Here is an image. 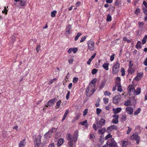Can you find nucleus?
<instances>
[{
    "label": "nucleus",
    "instance_id": "obj_1",
    "mask_svg": "<svg viewBox=\"0 0 147 147\" xmlns=\"http://www.w3.org/2000/svg\"><path fill=\"white\" fill-rule=\"evenodd\" d=\"M106 121L103 119H101L98 122H96V124H94L93 125V128L94 130L96 131L98 128H101L102 126L104 125L105 124Z\"/></svg>",
    "mask_w": 147,
    "mask_h": 147
},
{
    "label": "nucleus",
    "instance_id": "obj_2",
    "mask_svg": "<svg viewBox=\"0 0 147 147\" xmlns=\"http://www.w3.org/2000/svg\"><path fill=\"white\" fill-rule=\"evenodd\" d=\"M120 64L118 61H117L113 64L112 69V73L113 74H117L119 71Z\"/></svg>",
    "mask_w": 147,
    "mask_h": 147
},
{
    "label": "nucleus",
    "instance_id": "obj_3",
    "mask_svg": "<svg viewBox=\"0 0 147 147\" xmlns=\"http://www.w3.org/2000/svg\"><path fill=\"white\" fill-rule=\"evenodd\" d=\"M41 136L40 135L38 136L35 138L34 143L35 147H42L41 145Z\"/></svg>",
    "mask_w": 147,
    "mask_h": 147
},
{
    "label": "nucleus",
    "instance_id": "obj_4",
    "mask_svg": "<svg viewBox=\"0 0 147 147\" xmlns=\"http://www.w3.org/2000/svg\"><path fill=\"white\" fill-rule=\"evenodd\" d=\"M128 92H141V88H138L136 90H135L134 86L132 85H129L128 86Z\"/></svg>",
    "mask_w": 147,
    "mask_h": 147
},
{
    "label": "nucleus",
    "instance_id": "obj_5",
    "mask_svg": "<svg viewBox=\"0 0 147 147\" xmlns=\"http://www.w3.org/2000/svg\"><path fill=\"white\" fill-rule=\"evenodd\" d=\"M109 146V147H118L117 143L113 138H111L108 140Z\"/></svg>",
    "mask_w": 147,
    "mask_h": 147
},
{
    "label": "nucleus",
    "instance_id": "obj_6",
    "mask_svg": "<svg viewBox=\"0 0 147 147\" xmlns=\"http://www.w3.org/2000/svg\"><path fill=\"white\" fill-rule=\"evenodd\" d=\"M130 139L131 140H135L136 141L137 144H138L140 140V138L137 133L136 132L132 134L131 137Z\"/></svg>",
    "mask_w": 147,
    "mask_h": 147
},
{
    "label": "nucleus",
    "instance_id": "obj_7",
    "mask_svg": "<svg viewBox=\"0 0 147 147\" xmlns=\"http://www.w3.org/2000/svg\"><path fill=\"white\" fill-rule=\"evenodd\" d=\"M87 44L90 51H93L94 49V43L93 41L90 40L88 41Z\"/></svg>",
    "mask_w": 147,
    "mask_h": 147
},
{
    "label": "nucleus",
    "instance_id": "obj_8",
    "mask_svg": "<svg viewBox=\"0 0 147 147\" xmlns=\"http://www.w3.org/2000/svg\"><path fill=\"white\" fill-rule=\"evenodd\" d=\"M117 127L115 125H113L108 127L106 131L107 133H109L114 129L117 130Z\"/></svg>",
    "mask_w": 147,
    "mask_h": 147
},
{
    "label": "nucleus",
    "instance_id": "obj_9",
    "mask_svg": "<svg viewBox=\"0 0 147 147\" xmlns=\"http://www.w3.org/2000/svg\"><path fill=\"white\" fill-rule=\"evenodd\" d=\"M144 24V23L142 22H138V28L139 30L137 32L138 33H140V32L142 31L143 30Z\"/></svg>",
    "mask_w": 147,
    "mask_h": 147
},
{
    "label": "nucleus",
    "instance_id": "obj_10",
    "mask_svg": "<svg viewBox=\"0 0 147 147\" xmlns=\"http://www.w3.org/2000/svg\"><path fill=\"white\" fill-rule=\"evenodd\" d=\"M120 96L119 95H117L113 98V103L115 104L118 103L120 100Z\"/></svg>",
    "mask_w": 147,
    "mask_h": 147
},
{
    "label": "nucleus",
    "instance_id": "obj_11",
    "mask_svg": "<svg viewBox=\"0 0 147 147\" xmlns=\"http://www.w3.org/2000/svg\"><path fill=\"white\" fill-rule=\"evenodd\" d=\"M90 91L91 92H95V86L92 85L90 86V84L88 85L86 90V92H88Z\"/></svg>",
    "mask_w": 147,
    "mask_h": 147
},
{
    "label": "nucleus",
    "instance_id": "obj_12",
    "mask_svg": "<svg viewBox=\"0 0 147 147\" xmlns=\"http://www.w3.org/2000/svg\"><path fill=\"white\" fill-rule=\"evenodd\" d=\"M57 99L55 98H54L50 100L48 102V105L50 106H53L54 103L57 101Z\"/></svg>",
    "mask_w": 147,
    "mask_h": 147
},
{
    "label": "nucleus",
    "instance_id": "obj_13",
    "mask_svg": "<svg viewBox=\"0 0 147 147\" xmlns=\"http://www.w3.org/2000/svg\"><path fill=\"white\" fill-rule=\"evenodd\" d=\"M71 25L69 24L66 27V31L65 32L66 35L69 34L71 32Z\"/></svg>",
    "mask_w": 147,
    "mask_h": 147
},
{
    "label": "nucleus",
    "instance_id": "obj_14",
    "mask_svg": "<svg viewBox=\"0 0 147 147\" xmlns=\"http://www.w3.org/2000/svg\"><path fill=\"white\" fill-rule=\"evenodd\" d=\"M127 112L128 114L132 115L133 113V108L131 107H127L126 109Z\"/></svg>",
    "mask_w": 147,
    "mask_h": 147
},
{
    "label": "nucleus",
    "instance_id": "obj_15",
    "mask_svg": "<svg viewBox=\"0 0 147 147\" xmlns=\"http://www.w3.org/2000/svg\"><path fill=\"white\" fill-rule=\"evenodd\" d=\"M113 111L115 114H117L120 112L121 110V108L120 107H118L117 108H113Z\"/></svg>",
    "mask_w": 147,
    "mask_h": 147
},
{
    "label": "nucleus",
    "instance_id": "obj_16",
    "mask_svg": "<svg viewBox=\"0 0 147 147\" xmlns=\"http://www.w3.org/2000/svg\"><path fill=\"white\" fill-rule=\"evenodd\" d=\"M106 130V128L104 127L101 129H99L98 131V133L99 134L102 135L105 132Z\"/></svg>",
    "mask_w": 147,
    "mask_h": 147
},
{
    "label": "nucleus",
    "instance_id": "obj_17",
    "mask_svg": "<svg viewBox=\"0 0 147 147\" xmlns=\"http://www.w3.org/2000/svg\"><path fill=\"white\" fill-rule=\"evenodd\" d=\"M143 10L144 14L146 15V16L144 17V20L146 21H147V10L145 7H143Z\"/></svg>",
    "mask_w": 147,
    "mask_h": 147
},
{
    "label": "nucleus",
    "instance_id": "obj_18",
    "mask_svg": "<svg viewBox=\"0 0 147 147\" xmlns=\"http://www.w3.org/2000/svg\"><path fill=\"white\" fill-rule=\"evenodd\" d=\"M97 79L95 78L93 79V80L91 81L90 84V86L92 85H93V86H95V84L96 82Z\"/></svg>",
    "mask_w": 147,
    "mask_h": 147
},
{
    "label": "nucleus",
    "instance_id": "obj_19",
    "mask_svg": "<svg viewBox=\"0 0 147 147\" xmlns=\"http://www.w3.org/2000/svg\"><path fill=\"white\" fill-rule=\"evenodd\" d=\"M109 63H105L102 64V67L106 70H109Z\"/></svg>",
    "mask_w": 147,
    "mask_h": 147
},
{
    "label": "nucleus",
    "instance_id": "obj_20",
    "mask_svg": "<svg viewBox=\"0 0 147 147\" xmlns=\"http://www.w3.org/2000/svg\"><path fill=\"white\" fill-rule=\"evenodd\" d=\"M80 124L84 125L86 127H87L88 126V125L87 120H85L83 122H81L79 123Z\"/></svg>",
    "mask_w": 147,
    "mask_h": 147
},
{
    "label": "nucleus",
    "instance_id": "obj_21",
    "mask_svg": "<svg viewBox=\"0 0 147 147\" xmlns=\"http://www.w3.org/2000/svg\"><path fill=\"white\" fill-rule=\"evenodd\" d=\"M117 91L119 92H121L122 91V88L120 84L119 83H117Z\"/></svg>",
    "mask_w": 147,
    "mask_h": 147
},
{
    "label": "nucleus",
    "instance_id": "obj_22",
    "mask_svg": "<svg viewBox=\"0 0 147 147\" xmlns=\"http://www.w3.org/2000/svg\"><path fill=\"white\" fill-rule=\"evenodd\" d=\"M52 135V133L48 132L44 135V136L46 139H48L51 137Z\"/></svg>",
    "mask_w": 147,
    "mask_h": 147
},
{
    "label": "nucleus",
    "instance_id": "obj_23",
    "mask_svg": "<svg viewBox=\"0 0 147 147\" xmlns=\"http://www.w3.org/2000/svg\"><path fill=\"white\" fill-rule=\"evenodd\" d=\"M63 142L64 139L63 138H61L58 140L57 146H60L63 144Z\"/></svg>",
    "mask_w": 147,
    "mask_h": 147
},
{
    "label": "nucleus",
    "instance_id": "obj_24",
    "mask_svg": "<svg viewBox=\"0 0 147 147\" xmlns=\"http://www.w3.org/2000/svg\"><path fill=\"white\" fill-rule=\"evenodd\" d=\"M67 138L68 140L69 141H73V137L70 134H67Z\"/></svg>",
    "mask_w": 147,
    "mask_h": 147
},
{
    "label": "nucleus",
    "instance_id": "obj_25",
    "mask_svg": "<svg viewBox=\"0 0 147 147\" xmlns=\"http://www.w3.org/2000/svg\"><path fill=\"white\" fill-rule=\"evenodd\" d=\"M75 133L76 134V136H74V137H73V141L75 142L77 141V138L78 136V131H76L75 132Z\"/></svg>",
    "mask_w": 147,
    "mask_h": 147
},
{
    "label": "nucleus",
    "instance_id": "obj_26",
    "mask_svg": "<svg viewBox=\"0 0 147 147\" xmlns=\"http://www.w3.org/2000/svg\"><path fill=\"white\" fill-rule=\"evenodd\" d=\"M69 112V109H67L66 110L65 114H64V115H63V118H62V121H63L65 120V119L66 117L67 114Z\"/></svg>",
    "mask_w": 147,
    "mask_h": 147
},
{
    "label": "nucleus",
    "instance_id": "obj_27",
    "mask_svg": "<svg viewBox=\"0 0 147 147\" xmlns=\"http://www.w3.org/2000/svg\"><path fill=\"white\" fill-rule=\"evenodd\" d=\"M136 47L138 49H139L141 48V42L140 41H139L138 42L137 45H136Z\"/></svg>",
    "mask_w": 147,
    "mask_h": 147
},
{
    "label": "nucleus",
    "instance_id": "obj_28",
    "mask_svg": "<svg viewBox=\"0 0 147 147\" xmlns=\"http://www.w3.org/2000/svg\"><path fill=\"white\" fill-rule=\"evenodd\" d=\"M135 72L134 69L132 68H129L128 70V72L129 73L132 74Z\"/></svg>",
    "mask_w": 147,
    "mask_h": 147
},
{
    "label": "nucleus",
    "instance_id": "obj_29",
    "mask_svg": "<svg viewBox=\"0 0 147 147\" xmlns=\"http://www.w3.org/2000/svg\"><path fill=\"white\" fill-rule=\"evenodd\" d=\"M140 92H128V93H129V94H129V96H131V95L132 94V93H133L134 94V95L131 97L134 98L135 96V95H138L140 94Z\"/></svg>",
    "mask_w": 147,
    "mask_h": 147
},
{
    "label": "nucleus",
    "instance_id": "obj_30",
    "mask_svg": "<svg viewBox=\"0 0 147 147\" xmlns=\"http://www.w3.org/2000/svg\"><path fill=\"white\" fill-rule=\"evenodd\" d=\"M25 140H23L20 141L19 144V147H23L25 145Z\"/></svg>",
    "mask_w": 147,
    "mask_h": 147
},
{
    "label": "nucleus",
    "instance_id": "obj_31",
    "mask_svg": "<svg viewBox=\"0 0 147 147\" xmlns=\"http://www.w3.org/2000/svg\"><path fill=\"white\" fill-rule=\"evenodd\" d=\"M82 34L80 32H78L77 34V35L75 37L74 40L75 41H77L79 37L81 36Z\"/></svg>",
    "mask_w": 147,
    "mask_h": 147
},
{
    "label": "nucleus",
    "instance_id": "obj_32",
    "mask_svg": "<svg viewBox=\"0 0 147 147\" xmlns=\"http://www.w3.org/2000/svg\"><path fill=\"white\" fill-rule=\"evenodd\" d=\"M26 3V1L24 0H21L20 1V5L21 6H24Z\"/></svg>",
    "mask_w": 147,
    "mask_h": 147
},
{
    "label": "nucleus",
    "instance_id": "obj_33",
    "mask_svg": "<svg viewBox=\"0 0 147 147\" xmlns=\"http://www.w3.org/2000/svg\"><path fill=\"white\" fill-rule=\"evenodd\" d=\"M81 115L80 113H77L76 114V116L73 119V121H75L77 120L80 117V116Z\"/></svg>",
    "mask_w": 147,
    "mask_h": 147
},
{
    "label": "nucleus",
    "instance_id": "obj_34",
    "mask_svg": "<svg viewBox=\"0 0 147 147\" xmlns=\"http://www.w3.org/2000/svg\"><path fill=\"white\" fill-rule=\"evenodd\" d=\"M121 76H124L125 74V69L123 67L121 68Z\"/></svg>",
    "mask_w": 147,
    "mask_h": 147
},
{
    "label": "nucleus",
    "instance_id": "obj_35",
    "mask_svg": "<svg viewBox=\"0 0 147 147\" xmlns=\"http://www.w3.org/2000/svg\"><path fill=\"white\" fill-rule=\"evenodd\" d=\"M105 84V81H103L100 84V85L99 87V89H101L103 88Z\"/></svg>",
    "mask_w": 147,
    "mask_h": 147
},
{
    "label": "nucleus",
    "instance_id": "obj_36",
    "mask_svg": "<svg viewBox=\"0 0 147 147\" xmlns=\"http://www.w3.org/2000/svg\"><path fill=\"white\" fill-rule=\"evenodd\" d=\"M57 80V79L56 78H54L53 79L51 80H50L48 83V84H52L53 83H54Z\"/></svg>",
    "mask_w": 147,
    "mask_h": 147
},
{
    "label": "nucleus",
    "instance_id": "obj_37",
    "mask_svg": "<svg viewBox=\"0 0 147 147\" xmlns=\"http://www.w3.org/2000/svg\"><path fill=\"white\" fill-rule=\"evenodd\" d=\"M131 103V101L130 100H127L126 101H125L124 103V105L125 106H129Z\"/></svg>",
    "mask_w": 147,
    "mask_h": 147
},
{
    "label": "nucleus",
    "instance_id": "obj_38",
    "mask_svg": "<svg viewBox=\"0 0 147 147\" xmlns=\"http://www.w3.org/2000/svg\"><path fill=\"white\" fill-rule=\"evenodd\" d=\"M121 0H116L115 2L116 6H119L121 4Z\"/></svg>",
    "mask_w": 147,
    "mask_h": 147
},
{
    "label": "nucleus",
    "instance_id": "obj_39",
    "mask_svg": "<svg viewBox=\"0 0 147 147\" xmlns=\"http://www.w3.org/2000/svg\"><path fill=\"white\" fill-rule=\"evenodd\" d=\"M57 12V11L56 10H54L51 12V17H54L55 16Z\"/></svg>",
    "mask_w": 147,
    "mask_h": 147
},
{
    "label": "nucleus",
    "instance_id": "obj_40",
    "mask_svg": "<svg viewBox=\"0 0 147 147\" xmlns=\"http://www.w3.org/2000/svg\"><path fill=\"white\" fill-rule=\"evenodd\" d=\"M94 92H86V97L88 98H89L93 94Z\"/></svg>",
    "mask_w": 147,
    "mask_h": 147
},
{
    "label": "nucleus",
    "instance_id": "obj_41",
    "mask_svg": "<svg viewBox=\"0 0 147 147\" xmlns=\"http://www.w3.org/2000/svg\"><path fill=\"white\" fill-rule=\"evenodd\" d=\"M127 145V142L125 141H122V147H125Z\"/></svg>",
    "mask_w": 147,
    "mask_h": 147
},
{
    "label": "nucleus",
    "instance_id": "obj_42",
    "mask_svg": "<svg viewBox=\"0 0 147 147\" xmlns=\"http://www.w3.org/2000/svg\"><path fill=\"white\" fill-rule=\"evenodd\" d=\"M141 111V109L140 108H139L134 113V115H137Z\"/></svg>",
    "mask_w": 147,
    "mask_h": 147
},
{
    "label": "nucleus",
    "instance_id": "obj_43",
    "mask_svg": "<svg viewBox=\"0 0 147 147\" xmlns=\"http://www.w3.org/2000/svg\"><path fill=\"white\" fill-rule=\"evenodd\" d=\"M111 16L109 14L107 16V21H109L111 20Z\"/></svg>",
    "mask_w": 147,
    "mask_h": 147
},
{
    "label": "nucleus",
    "instance_id": "obj_44",
    "mask_svg": "<svg viewBox=\"0 0 147 147\" xmlns=\"http://www.w3.org/2000/svg\"><path fill=\"white\" fill-rule=\"evenodd\" d=\"M119 121L118 119H113L112 120V122L114 124H117Z\"/></svg>",
    "mask_w": 147,
    "mask_h": 147
},
{
    "label": "nucleus",
    "instance_id": "obj_45",
    "mask_svg": "<svg viewBox=\"0 0 147 147\" xmlns=\"http://www.w3.org/2000/svg\"><path fill=\"white\" fill-rule=\"evenodd\" d=\"M112 136L110 134H109L105 137V140H107L108 139H109V138H111L112 137Z\"/></svg>",
    "mask_w": 147,
    "mask_h": 147
},
{
    "label": "nucleus",
    "instance_id": "obj_46",
    "mask_svg": "<svg viewBox=\"0 0 147 147\" xmlns=\"http://www.w3.org/2000/svg\"><path fill=\"white\" fill-rule=\"evenodd\" d=\"M97 71V70L96 69H94L92 70V74L93 75H94L96 74Z\"/></svg>",
    "mask_w": 147,
    "mask_h": 147
},
{
    "label": "nucleus",
    "instance_id": "obj_47",
    "mask_svg": "<svg viewBox=\"0 0 147 147\" xmlns=\"http://www.w3.org/2000/svg\"><path fill=\"white\" fill-rule=\"evenodd\" d=\"M78 78L74 77L73 79V82L74 83H76L78 81Z\"/></svg>",
    "mask_w": 147,
    "mask_h": 147
},
{
    "label": "nucleus",
    "instance_id": "obj_48",
    "mask_svg": "<svg viewBox=\"0 0 147 147\" xmlns=\"http://www.w3.org/2000/svg\"><path fill=\"white\" fill-rule=\"evenodd\" d=\"M68 145L70 147H73L74 143L73 141H69L68 142Z\"/></svg>",
    "mask_w": 147,
    "mask_h": 147
},
{
    "label": "nucleus",
    "instance_id": "obj_49",
    "mask_svg": "<svg viewBox=\"0 0 147 147\" xmlns=\"http://www.w3.org/2000/svg\"><path fill=\"white\" fill-rule=\"evenodd\" d=\"M61 103V101L60 100H59L57 102V107H56V109L58 108L59 107V106L60 105Z\"/></svg>",
    "mask_w": 147,
    "mask_h": 147
},
{
    "label": "nucleus",
    "instance_id": "obj_50",
    "mask_svg": "<svg viewBox=\"0 0 147 147\" xmlns=\"http://www.w3.org/2000/svg\"><path fill=\"white\" fill-rule=\"evenodd\" d=\"M103 100L104 103L106 104H107L109 101V99L108 98H103Z\"/></svg>",
    "mask_w": 147,
    "mask_h": 147
},
{
    "label": "nucleus",
    "instance_id": "obj_51",
    "mask_svg": "<svg viewBox=\"0 0 147 147\" xmlns=\"http://www.w3.org/2000/svg\"><path fill=\"white\" fill-rule=\"evenodd\" d=\"M86 36H85L84 37H82L81 38V39L80 40V42H84L86 39Z\"/></svg>",
    "mask_w": 147,
    "mask_h": 147
},
{
    "label": "nucleus",
    "instance_id": "obj_52",
    "mask_svg": "<svg viewBox=\"0 0 147 147\" xmlns=\"http://www.w3.org/2000/svg\"><path fill=\"white\" fill-rule=\"evenodd\" d=\"M4 8V9L2 11V13H5V15H7V11L8 10H7L5 7Z\"/></svg>",
    "mask_w": 147,
    "mask_h": 147
},
{
    "label": "nucleus",
    "instance_id": "obj_53",
    "mask_svg": "<svg viewBox=\"0 0 147 147\" xmlns=\"http://www.w3.org/2000/svg\"><path fill=\"white\" fill-rule=\"evenodd\" d=\"M140 12V10L139 8L137 9L135 11V13L136 14H138Z\"/></svg>",
    "mask_w": 147,
    "mask_h": 147
},
{
    "label": "nucleus",
    "instance_id": "obj_54",
    "mask_svg": "<svg viewBox=\"0 0 147 147\" xmlns=\"http://www.w3.org/2000/svg\"><path fill=\"white\" fill-rule=\"evenodd\" d=\"M115 54H113L110 57V60L111 61H113L114 59Z\"/></svg>",
    "mask_w": 147,
    "mask_h": 147
},
{
    "label": "nucleus",
    "instance_id": "obj_55",
    "mask_svg": "<svg viewBox=\"0 0 147 147\" xmlns=\"http://www.w3.org/2000/svg\"><path fill=\"white\" fill-rule=\"evenodd\" d=\"M40 45H37L36 47V50L37 52H38L39 50H40Z\"/></svg>",
    "mask_w": 147,
    "mask_h": 147
},
{
    "label": "nucleus",
    "instance_id": "obj_56",
    "mask_svg": "<svg viewBox=\"0 0 147 147\" xmlns=\"http://www.w3.org/2000/svg\"><path fill=\"white\" fill-rule=\"evenodd\" d=\"M11 40L12 42H14L16 40V37L14 36H12L11 37Z\"/></svg>",
    "mask_w": 147,
    "mask_h": 147
},
{
    "label": "nucleus",
    "instance_id": "obj_57",
    "mask_svg": "<svg viewBox=\"0 0 147 147\" xmlns=\"http://www.w3.org/2000/svg\"><path fill=\"white\" fill-rule=\"evenodd\" d=\"M101 111V109L99 108H97L96 109V114L98 115L99 114Z\"/></svg>",
    "mask_w": 147,
    "mask_h": 147
},
{
    "label": "nucleus",
    "instance_id": "obj_58",
    "mask_svg": "<svg viewBox=\"0 0 147 147\" xmlns=\"http://www.w3.org/2000/svg\"><path fill=\"white\" fill-rule=\"evenodd\" d=\"M72 48V51L74 53H76L78 51V49L76 48Z\"/></svg>",
    "mask_w": 147,
    "mask_h": 147
},
{
    "label": "nucleus",
    "instance_id": "obj_59",
    "mask_svg": "<svg viewBox=\"0 0 147 147\" xmlns=\"http://www.w3.org/2000/svg\"><path fill=\"white\" fill-rule=\"evenodd\" d=\"M143 73H139L138 75H137V76L139 77V78H141V77L143 76Z\"/></svg>",
    "mask_w": 147,
    "mask_h": 147
},
{
    "label": "nucleus",
    "instance_id": "obj_60",
    "mask_svg": "<svg viewBox=\"0 0 147 147\" xmlns=\"http://www.w3.org/2000/svg\"><path fill=\"white\" fill-rule=\"evenodd\" d=\"M126 119V115H122V117L121 118V119L123 121H125V120Z\"/></svg>",
    "mask_w": 147,
    "mask_h": 147
},
{
    "label": "nucleus",
    "instance_id": "obj_61",
    "mask_svg": "<svg viewBox=\"0 0 147 147\" xmlns=\"http://www.w3.org/2000/svg\"><path fill=\"white\" fill-rule=\"evenodd\" d=\"M74 61V59H70L69 60L68 62L69 64H71L73 63Z\"/></svg>",
    "mask_w": 147,
    "mask_h": 147
},
{
    "label": "nucleus",
    "instance_id": "obj_62",
    "mask_svg": "<svg viewBox=\"0 0 147 147\" xmlns=\"http://www.w3.org/2000/svg\"><path fill=\"white\" fill-rule=\"evenodd\" d=\"M88 109H85L84 111L83 112V115L84 116H85L86 115L87 112H88Z\"/></svg>",
    "mask_w": 147,
    "mask_h": 147
},
{
    "label": "nucleus",
    "instance_id": "obj_63",
    "mask_svg": "<svg viewBox=\"0 0 147 147\" xmlns=\"http://www.w3.org/2000/svg\"><path fill=\"white\" fill-rule=\"evenodd\" d=\"M116 81L117 82H118V83H119L120 84L121 81V79L120 77H117L116 78Z\"/></svg>",
    "mask_w": 147,
    "mask_h": 147
},
{
    "label": "nucleus",
    "instance_id": "obj_64",
    "mask_svg": "<svg viewBox=\"0 0 147 147\" xmlns=\"http://www.w3.org/2000/svg\"><path fill=\"white\" fill-rule=\"evenodd\" d=\"M143 4L146 7L145 8L147 9V3L146 2V1H143Z\"/></svg>",
    "mask_w": 147,
    "mask_h": 147
}]
</instances>
